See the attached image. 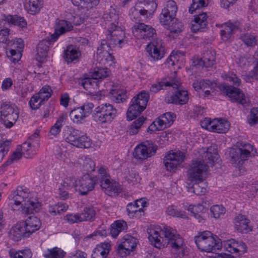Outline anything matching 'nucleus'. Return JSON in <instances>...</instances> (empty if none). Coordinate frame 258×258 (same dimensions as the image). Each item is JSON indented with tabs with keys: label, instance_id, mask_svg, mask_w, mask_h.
Here are the masks:
<instances>
[{
	"label": "nucleus",
	"instance_id": "473e14b6",
	"mask_svg": "<svg viewBox=\"0 0 258 258\" xmlns=\"http://www.w3.org/2000/svg\"><path fill=\"white\" fill-rule=\"evenodd\" d=\"M25 9L31 15L39 13L43 5V0H25Z\"/></svg>",
	"mask_w": 258,
	"mask_h": 258
},
{
	"label": "nucleus",
	"instance_id": "20e7f679",
	"mask_svg": "<svg viewBox=\"0 0 258 258\" xmlns=\"http://www.w3.org/2000/svg\"><path fill=\"white\" fill-rule=\"evenodd\" d=\"M253 147L250 144L245 142H238L236 148H231L229 151L230 163L240 172H242V165L245 160L250 157L251 152L253 151Z\"/></svg>",
	"mask_w": 258,
	"mask_h": 258
},
{
	"label": "nucleus",
	"instance_id": "680f3d73",
	"mask_svg": "<svg viewBox=\"0 0 258 258\" xmlns=\"http://www.w3.org/2000/svg\"><path fill=\"white\" fill-rule=\"evenodd\" d=\"M83 168L84 171L91 172L95 170V164L91 158L85 157L83 160Z\"/></svg>",
	"mask_w": 258,
	"mask_h": 258
},
{
	"label": "nucleus",
	"instance_id": "b1692460",
	"mask_svg": "<svg viewBox=\"0 0 258 258\" xmlns=\"http://www.w3.org/2000/svg\"><path fill=\"white\" fill-rule=\"evenodd\" d=\"M75 178L73 177H66L58 187L57 194L60 199L66 200L69 197V190L74 187Z\"/></svg>",
	"mask_w": 258,
	"mask_h": 258
},
{
	"label": "nucleus",
	"instance_id": "a211bd4d",
	"mask_svg": "<svg viewBox=\"0 0 258 258\" xmlns=\"http://www.w3.org/2000/svg\"><path fill=\"white\" fill-rule=\"evenodd\" d=\"M176 76V73L174 72L171 74L169 80L164 78L160 81L153 84L150 88V92L156 93L161 90L165 89L167 87H177L179 85V80Z\"/></svg>",
	"mask_w": 258,
	"mask_h": 258
},
{
	"label": "nucleus",
	"instance_id": "4c0bfd02",
	"mask_svg": "<svg viewBox=\"0 0 258 258\" xmlns=\"http://www.w3.org/2000/svg\"><path fill=\"white\" fill-rule=\"evenodd\" d=\"M109 97L111 100L117 103L123 102L127 97L125 91L119 89H111L109 92Z\"/></svg>",
	"mask_w": 258,
	"mask_h": 258
},
{
	"label": "nucleus",
	"instance_id": "f704fd0d",
	"mask_svg": "<svg viewBox=\"0 0 258 258\" xmlns=\"http://www.w3.org/2000/svg\"><path fill=\"white\" fill-rule=\"evenodd\" d=\"M212 130L211 132L218 133H225L230 127V124L228 121L223 119H215L212 123Z\"/></svg>",
	"mask_w": 258,
	"mask_h": 258
},
{
	"label": "nucleus",
	"instance_id": "bb28decb",
	"mask_svg": "<svg viewBox=\"0 0 258 258\" xmlns=\"http://www.w3.org/2000/svg\"><path fill=\"white\" fill-rule=\"evenodd\" d=\"M207 16L206 13L200 14L191 22V30L193 32H203L207 26Z\"/></svg>",
	"mask_w": 258,
	"mask_h": 258
},
{
	"label": "nucleus",
	"instance_id": "1a4fd4ad",
	"mask_svg": "<svg viewBox=\"0 0 258 258\" xmlns=\"http://www.w3.org/2000/svg\"><path fill=\"white\" fill-rule=\"evenodd\" d=\"M221 89L222 93L227 96L231 102L241 104L245 109L251 106L250 102L246 98L244 94L240 89L232 86L223 85L221 86Z\"/></svg>",
	"mask_w": 258,
	"mask_h": 258
},
{
	"label": "nucleus",
	"instance_id": "09e8293b",
	"mask_svg": "<svg viewBox=\"0 0 258 258\" xmlns=\"http://www.w3.org/2000/svg\"><path fill=\"white\" fill-rule=\"evenodd\" d=\"M168 127V126L166 124L165 121L160 116L149 126L148 131H161Z\"/></svg>",
	"mask_w": 258,
	"mask_h": 258
},
{
	"label": "nucleus",
	"instance_id": "3c124183",
	"mask_svg": "<svg viewBox=\"0 0 258 258\" xmlns=\"http://www.w3.org/2000/svg\"><path fill=\"white\" fill-rule=\"evenodd\" d=\"M109 74L110 72L107 68H97L94 70L91 76L95 77L99 82L108 77Z\"/></svg>",
	"mask_w": 258,
	"mask_h": 258
},
{
	"label": "nucleus",
	"instance_id": "c85d7f7f",
	"mask_svg": "<svg viewBox=\"0 0 258 258\" xmlns=\"http://www.w3.org/2000/svg\"><path fill=\"white\" fill-rule=\"evenodd\" d=\"M81 54V51L78 47L71 45L64 51L63 58L68 63L77 62Z\"/></svg>",
	"mask_w": 258,
	"mask_h": 258
},
{
	"label": "nucleus",
	"instance_id": "393cba45",
	"mask_svg": "<svg viewBox=\"0 0 258 258\" xmlns=\"http://www.w3.org/2000/svg\"><path fill=\"white\" fill-rule=\"evenodd\" d=\"M234 227L240 233H246L251 231L249 220L244 215L239 214L234 219Z\"/></svg>",
	"mask_w": 258,
	"mask_h": 258
},
{
	"label": "nucleus",
	"instance_id": "de8ad7c7",
	"mask_svg": "<svg viewBox=\"0 0 258 258\" xmlns=\"http://www.w3.org/2000/svg\"><path fill=\"white\" fill-rule=\"evenodd\" d=\"M65 252L60 248L54 247L48 249L43 254L45 258H63Z\"/></svg>",
	"mask_w": 258,
	"mask_h": 258
},
{
	"label": "nucleus",
	"instance_id": "69168bd1",
	"mask_svg": "<svg viewBox=\"0 0 258 258\" xmlns=\"http://www.w3.org/2000/svg\"><path fill=\"white\" fill-rule=\"evenodd\" d=\"M222 77L224 80L230 82L235 86H239L240 84V80L233 73L225 74Z\"/></svg>",
	"mask_w": 258,
	"mask_h": 258
},
{
	"label": "nucleus",
	"instance_id": "39448f33",
	"mask_svg": "<svg viewBox=\"0 0 258 258\" xmlns=\"http://www.w3.org/2000/svg\"><path fill=\"white\" fill-rule=\"evenodd\" d=\"M194 240L198 248L207 252H215L222 247L220 239L209 231L200 232L195 236Z\"/></svg>",
	"mask_w": 258,
	"mask_h": 258
},
{
	"label": "nucleus",
	"instance_id": "bf43d9fd",
	"mask_svg": "<svg viewBox=\"0 0 258 258\" xmlns=\"http://www.w3.org/2000/svg\"><path fill=\"white\" fill-rule=\"evenodd\" d=\"M207 5V0H192V3L189 8V12L191 14L198 9L204 7Z\"/></svg>",
	"mask_w": 258,
	"mask_h": 258
},
{
	"label": "nucleus",
	"instance_id": "2f4dec72",
	"mask_svg": "<svg viewBox=\"0 0 258 258\" xmlns=\"http://www.w3.org/2000/svg\"><path fill=\"white\" fill-rule=\"evenodd\" d=\"M238 29V24L237 23H226L222 25L220 34L223 40H227L231 37L232 34Z\"/></svg>",
	"mask_w": 258,
	"mask_h": 258
},
{
	"label": "nucleus",
	"instance_id": "f8f14e48",
	"mask_svg": "<svg viewBox=\"0 0 258 258\" xmlns=\"http://www.w3.org/2000/svg\"><path fill=\"white\" fill-rule=\"evenodd\" d=\"M134 35L138 39L145 40H152L156 35V30L151 26L146 25L143 23H137L132 28Z\"/></svg>",
	"mask_w": 258,
	"mask_h": 258
},
{
	"label": "nucleus",
	"instance_id": "c756f323",
	"mask_svg": "<svg viewBox=\"0 0 258 258\" xmlns=\"http://www.w3.org/2000/svg\"><path fill=\"white\" fill-rule=\"evenodd\" d=\"M110 249L111 245L109 243H101L94 249L91 257L92 258H106Z\"/></svg>",
	"mask_w": 258,
	"mask_h": 258
},
{
	"label": "nucleus",
	"instance_id": "864d4df0",
	"mask_svg": "<svg viewBox=\"0 0 258 258\" xmlns=\"http://www.w3.org/2000/svg\"><path fill=\"white\" fill-rule=\"evenodd\" d=\"M126 211L128 215L136 217L141 216L144 213L142 208H139L134 203H130L127 205Z\"/></svg>",
	"mask_w": 258,
	"mask_h": 258
},
{
	"label": "nucleus",
	"instance_id": "aec40b11",
	"mask_svg": "<svg viewBox=\"0 0 258 258\" xmlns=\"http://www.w3.org/2000/svg\"><path fill=\"white\" fill-rule=\"evenodd\" d=\"M175 88L177 89V90L172 95L165 97V102L167 103H172L175 105L185 104L189 99L187 91L180 88L179 82L178 87Z\"/></svg>",
	"mask_w": 258,
	"mask_h": 258
},
{
	"label": "nucleus",
	"instance_id": "603ef678",
	"mask_svg": "<svg viewBox=\"0 0 258 258\" xmlns=\"http://www.w3.org/2000/svg\"><path fill=\"white\" fill-rule=\"evenodd\" d=\"M39 134L36 132L23 143L24 149L25 150L27 146L30 145L37 150L39 147Z\"/></svg>",
	"mask_w": 258,
	"mask_h": 258
},
{
	"label": "nucleus",
	"instance_id": "9d476101",
	"mask_svg": "<svg viewBox=\"0 0 258 258\" xmlns=\"http://www.w3.org/2000/svg\"><path fill=\"white\" fill-rule=\"evenodd\" d=\"M97 181V177L91 176L88 174H85L77 180L75 179L74 187L80 195H86L94 188Z\"/></svg>",
	"mask_w": 258,
	"mask_h": 258
},
{
	"label": "nucleus",
	"instance_id": "cd10ccee",
	"mask_svg": "<svg viewBox=\"0 0 258 258\" xmlns=\"http://www.w3.org/2000/svg\"><path fill=\"white\" fill-rule=\"evenodd\" d=\"M51 35L45 39L41 41L37 46V59L39 61H42L45 58L49 50V47L51 43L56 40H51Z\"/></svg>",
	"mask_w": 258,
	"mask_h": 258
},
{
	"label": "nucleus",
	"instance_id": "774afa93",
	"mask_svg": "<svg viewBox=\"0 0 258 258\" xmlns=\"http://www.w3.org/2000/svg\"><path fill=\"white\" fill-rule=\"evenodd\" d=\"M118 16L115 13L114 10H110L109 12L106 11L103 14V19L107 23H110L111 22H116Z\"/></svg>",
	"mask_w": 258,
	"mask_h": 258
},
{
	"label": "nucleus",
	"instance_id": "c9c22d12",
	"mask_svg": "<svg viewBox=\"0 0 258 258\" xmlns=\"http://www.w3.org/2000/svg\"><path fill=\"white\" fill-rule=\"evenodd\" d=\"M184 209L187 210L190 213V215L194 216V217L198 219L199 222H202L204 220L201 216V213L203 212L205 210L204 207L201 204L198 205H185Z\"/></svg>",
	"mask_w": 258,
	"mask_h": 258
},
{
	"label": "nucleus",
	"instance_id": "ea45409f",
	"mask_svg": "<svg viewBox=\"0 0 258 258\" xmlns=\"http://www.w3.org/2000/svg\"><path fill=\"white\" fill-rule=\"evenodd\" d=\"M127 229V225L124 221H116L111 224L110 233L113 238H116L118 234Z\"/></svg>",
	"mask_w": 258,
	"mask_h": 258
},
{
	"label": "nucleus",
	"instance_id": "79ce46f5",
	"mask_svg": "<svg viewBox=\"0 0 258 258\" xmlns=\"http://www.w3.org/2000/svg\"><path fill=\"white\" fill-rule=\"evenodd\" d=\"M5 21L9 24L18 26L20 28H24L27 26L25 19L18 15H8L5 17Z\"/></svg>",
	"mask_w": 258,
	"mask_h": 258
},
{
	"label": "nucleus",
	"instance_id": "e2e57ef3",
	"mask_svg": "<svg viewBox=\"0 0 258 258\" xmlns=\"http://www.w3.org/2000/svg\"><path fill=\"white\" fill-rule=\"evenodd\" d=\"M166 213L168 215L175 216L177 217H180L182 218H186V215L184 212L178 211L174 207L171 206H169L167 210Z\"/></svg>",
	"mask_w": 258,
	"mask_h": 258
},
{
	"label": "nucleus",
	"instance_id": "412c9836",
	"mask_svg": "<svg viewBox=\"0 0 258 258\" xmlns=\"http://www.w3.org/2000/svg\"><path fill=\"white\" fill-rule=\"evenodd\" d=\"M125 38L124 32L118 28L116 30L110 31V34L107 35V45L112 48L117 45L121 47V44L125 42Z\"/></svg>",
	"mask_w": 258,
	"mask_h": 258
},
{
	"label": "nucleus",
	"instance_id": "5701e85b",
	"mask_svg": "<svg viewBox=\"0 0 258 258\" xmlns=\"http://www.w3.org/2000/svg\"><path fill=\"white\" fill-rule=\"evenodd\" d=\"M22 222L26 229V237L39 230L41 225L40 219L34 216H29L25 222Z\"/></svg>",
	"mask_w": 258,
	"mask_h": 258
},
{
	"label": "nucleus",
	"instance_id": "9b49d317",
	"mask_svg": "<svg viewBox=\"0 0 258 258\" xmlns=\"http://www.w3.org/2000/svg\"><path fill=\"white\" fill-rule=\"evenodd\" d=\"M6 54L8 58L14 63L20 60L24 47L23 41L21 38L9 41L7 43Z\"/></svg>",
	"mask_w": 258,
	"mask_h": 258
},
{
	"label": "nucleus",
	"instance_id": "338daca9",
	"mask_svg": "<svg viewBox=\"0 0 258 258\" xmlns=\"http://www.w3.org/2000/svg\"><path fill=\"white\" fill-rule=\"evenodd\" d=\"M248 121L250 125L258 123V107H254L251 109L248 117Z\"/></svg>",
	"mask_w": 258,
	"mask_h": 258
},
{
	"label": "nucleus",
	"instance_id": "58836bf2",
	"mask_svg": "<svg viewBox=\"0 0 258 258\" xmlns=\"http://www.w3.org/2000/svg\"><path fill=\"white\" fill-rule=\"evenodd\" d=\"M215 61V56L211 55V58L207 57H203L202 59H195L192 63L191 67L193 70L194 68H200L204 66L205 67H210L212 66Z\"/></svg>",
	"mask_w": 258,
	"mask_h": 258
},
{
	"label": "nucleus",
	"instance_id": "0e129e2a",
	"mask_svg": "<svg viewBox=\"0 0 258 258\" xmlns=\"http://www.w3.org/2000/svg\"><path fill=\"white\" fill-rule=\"evenodd\" d=\"M98 83L99 81L95 77H92L91 78L85 79L82 83V85L84 89L87 90L91 87H94L95 86H97Z\"/></svg>",
	"mask_w": 258,
	"mask_h": 258
},
{
	"label": "nucleus",
	"instance_id": "a19ab883",
	"mask_svg": "<svg viewBox=\"0 0 258 258\" xmlns=\"http://www.w3.org/2000/svg\"><path fill=\"white\" fill-rule=\"evenodd\" d=\"M163 25L170 31V33L173 34H178L180 33L183 27L182 23L175 18L172 19L168 24Z\"/></svg>",
	"mask_w": 258,
	"mask_h": 258
},
{
	"label": "nucleus",
	"instance_id": "2eb2a0df",
	"mask_svg": "<svg viewBox=\"0 0 258 258\" xmlns=\"http://www.w3.org/2000/svg\"><path fill=\"white\" fill-rule=\"evenodd\" d=\"M177 7L176 3L172 0L166 2L161 13L159 16L160 22L162 25H167L174 19L177 12Z\"/></svg>",
	"mask_w": 258,
	"mask_h": 258
},
{
	"label": "nucleus",
	"instance_id": "4d7b16f0",
	"mask_svg": "<svg viewBox=\"0 0 258 258\" xmlns=\"http://www.w3.org/2000/svg\"><path fill=\"white\" fill-rule=\"evenodd\" d=\"M240 39L247 46L252 47L256 44L255 37L249 34H243L240 36Z\"/></svg>",
	"mask_w": 258,
	"mask_h": 258
},
{
	"label": "nucleus",
	"instance_id": "dca6fc26",
	"mask_svg": "<svg viewBox=\"0 0 258 258\" xmlns=\"http://www.w3.org/2000/svg\"><path fill=\"white\" fill-rule=\"evenodd\" d=\"M147 52L154 60H158L163 58L165 54V49L161 40L155 39L152 40L146 47Z\"/></svg>",
	"mask_w": 258,
	"mask_h": 258
},
{
	"label": "nucleus",
	"instance_id": "49530a36",
	"mask_svg": "<svg viewBox=\"0 0 258 258\" xmlns=\"http://www.w3.org/2000/svg\"><path fill=\"white\" fill-rule=\"evenodd\" d=\"M191 181L195 182L190 188L191 191L197 195H203L206 193L207 184L204 182V180Z\"/></svg>",
	"mask_w": 258,
	"mask_h": 258
},
{
	"label": "nucleus",
	"instance_id": "e433bc0d",
	"mask_svg": "<svg viewBox=\"0 0 258 258\" xmlns=\"http://www.w3.org/2000/svg\"><path fill=\"white\" fill-rule=\"evenodd\" d=\"M67 119V115L64 113L61 114L57 118L55 124L51 126L49 131V135L56 136L61 131L62 126L65 124Z\"/></svg>",
	"mask_w": 258,
	"mask_h": 258
},
{
	"label": "nucleus",
	"instance_id": "0eeeda50",
	"mask_svg": "<svg viewBox=\"0 0 258 258\" xmlns=\"http://www.w3.org/2000/svg\"><path fill=\"white\" fill-rule=\"evenodd\" d=\"M117 109L109 103L96 107L92 114L93 120L99 124L110 123L116 116Z\"/></svg>",
	"mask_w": 258,
	"mask_h": 258
},
{
	"label": "nucleus",
	"instance_id": "a18cd8bd",
	"mask_svg": "<svg viewBox=\"0 0 258 258\" xmlns=\"http://www.w3.org/2000/svg\"><path fill=\"white\" fill-rule=\"evenodd\" d=\"M96 214V211L94 207H85L83 212L80 214L82 222L85 221H94L95 219Z\"/></svg>",
	"mask_w": 258,
	"mask_h": 258
},
{
	"label": "nucleus",
	"instance_id": "423d86ee",
	"mask_svg": "<svg viewBox=\"0 0 258 258\" xmlns=\"http://www.w3.org/2000/svg\"><path fill=\"white\" fill-rule=\"evenodd\" d=\"M149 99V95L145 91H142L131 101L126 112V118L132 120L139 115L145 109Z\"/></svg>",
	"mask_w": 258,
	"mask_h": 258
},
{
	"label": "nucleus",
	"instance_id": "37998d69",
	"mask_svg": "<svg viewBox=\"0 0 258 258\" xmlns=\"http://www.w3.org/2000/svg\"><path fill=\"white\" fill-rule=\"evenodd\" d=\"M192 86L196 91L200 89L204 90L208 88H209L211 90L214 89L216 86V84L215 82L210 81L209 80H202L199 81H195L193 83Z\"/></svg>",
	"mask_w": 258,
	"mask_h": 258
},
{
	"label": "nucleus",
	"instance_id": "ddd939ff",
	"mask_svg": "<svg viewBox=\"0 0 258 258\" xmlns=\"http://www.w3.org/2000/svg\"><path fill=\"white\" fill-rule=\"evenodd\" d=\"M93 107L94 105L91 102L84 103L82 106L71 110L70 117L74 122L81 123L91 113Z\"/></svg>",
	"mask_w": 258,
	"mask_h": 258
},
{
	"label": "nucleus",
	"instance_id": "7c9ffc66",
	"mask_svg": "<svg viewBox=\"0 0 258 258\" xmlns=\"http://www.w3.org/2000/svg\"><path fill=\"white\" fill-rule=\"evenodd\" d=\"M111 48L107 45L106 40H102L97 49V54L101 59L104 58L106 61H112L114 57L110 53Z\"/></svg>",
	"mask_w": 258,
	"mask_h": 258
},
{
	"label": "nucleus",
	"instance_id": "f257e3e1",
	"mask_svg": "<svg viewBox=\"0 0 258 258\" xmlns=\"http://www.w3.org/2000/svg\"><path fill=\"white\" fill-rule=\"evenodd\" d=\"M148 239L151 244L158 248L164 247L167 244L172 248V252L180 258L184 255L183 241L176 230L164 226L163 229L151 226L147 229Z\"/></svg>",
	"mask_w": 258,
	"mask_h": 258
},
{
	"label": "nucleus",
	"instance_id": "72a5a7b5",
	"mask_svg": "<svg viewBox=\"0 0 258 258\" xmlns=\"http://www.w3.org/2000/svg\"><path fill=\"white\" fill-rule=\"evenodd\" d=\"M26 229L22 222L17 223L10 230V235L15 241H18L22 237H26Z\"/></svg>",
	"mask_w": 258,
	"mask_h": 258
},
{
	"label": "nucleus",
	"instance_id": "c03bdc74",
	"mask_svg": "<svg viewBox=\"0 0 258 258\" xmlns=\"http://www.w3.org/2000/svg\"><path fill=\"white\" fill-rule=\"evenodd\" d=\"M82 133V132L80 130L73 129L70 131L69 135L65 138V140L67 142L76 147L77 142L80 141Z\"/></svg>",
	"mask_w": 258,
	"mask_h": 258
},
{
	"label": "nucleus",
	"instance_id": "13d9d810",
	"mask_svg": "<svg viewBox=\"0 0 258 258\" xmlns=\"http://www.w3.org/2000/svg\"><path fill=\"white\" fill-rule=\"evenodd\" d=\"M50 91L51 89L48 86H45L42 87L39 92L36 94L38 98L40 99L41 101L43 103V102L47 100L51 96Z\"/></svg>",
	"mask_w": 258,
	"mask_h": 258
},
{
	"label": "nucleus",
	"instance_id": "8fccbe9b",
	"mask_svg": "<svg viewBox=\"0 0 258 258\" xmlns=\"http://www.w3.org/2000/svg\"><path fill=\"white\" fill-rule=\"evenodd\" d=\"M10 258H31L32 253L29 249L16 251L14 249L9 250Z\"/></svg>",
	"mask_w": 258,
	"mask_h": 258
},
{
	"label": "nucleus",
	"instance_id": "a878e982",
	"mask_svg": "<svg viewBox=\"0 0 258 258\" xmlns=\"http://www.w3.org/2000/svg\"><path fill=\"white\" fill-rule=\"evenodd\" d=\"M101 187L104 190L105 194L109 196H113L120 192V187L118 183L110 179L105 178L100 182Z\"/></svg>",
	"mask_w": 258,
	"mask_h": 258
},
{
	"label": "nucleus",
	"instance_id": "4468645a",
	"mask_svg": "<svg viewBox=\"0 0 258 258\" xmlns=\"http://www.w3.org/2000/svg\"><path fill=\"white\" fill-rule=\"evenodd\" d=\"M184 157V154L180 151L170 152L164 159L163 163L167 170L173 171L183 162Z\"/></svg>",
	"mask_w": 258,
	"mask_h": 258
},
{
	"label": "nucleus",
	"instance_id": "f3484780",
	"mask_svg": "<svg viewBox=\"0 0 258 258\" xmlns=\"http://www.w3.org/2000/svg\"><path fill=\"white\" fill-rule=\"evenodd\" d=\"M138 242L137 239L131 235L124 236L118 247V251L120 256L125 257L130 254L131 252L135 249Z\"/></svg>",
	"mask_w": 258,
	"mask_h": 258
},
{
	"label": "nucleus",
	"instance_id": "6ab92c4d",
	"mask_svg": "<svg viewBox=\"0 0 258 258\" xmlns=\"http://www.w3.org/2000/svg\"><path fill=\"white\" fill-rule=\"evenodd\" d=\"M156 150V146L150 145L148 143L147 144H142L135 148L133 155L135 158L143 160L153 156Z\"/></svg>",
	"mask_w": 258,
	"mask_h": 258
},
{
	"label": "nucleus",
	"instance_id": "052dcab7",
	"mask_svg": "<svg viewBox=\"0 0 258 258\" xmlns=\"http://www.w3.org/2000/svg\"><path fill=\"white\" fill-rule=\"evenodd\" d=\"M225 208L221 205H214L211 207L210 212L213 217L219 218L225 213Z\"/></svg>",
	"mask_w": 258,
	"mask_h": 258
},
{
	"label": "nucleus",
	"instance_id": "f03ea898",
	"mask_svg": "<svg viewBox=\"0 0 258 258\" xmlns=\"http://www.w3.org/2000/svg\"><path fill=\"white\" fill-rule=\"evenodd\" d=\"M201 158L192 160L188 170V179L190 181L204 180L207 177L208 168L214 166L219 155L212 148L203 150L200 152Z\"/></svg>",
	"mask_w": 258,
	"mask_h": 258
},
{
	"label": "nucleus",
	"instance_id": "4be33fe9",
	"mask_svg": "<svg viewBox=\"0 0 258 258\" xmlns=\"http://www.w3.org/2000/svg\"><path fill=\"white\" fill-rule=\"evenodd\" d=\"M72 23L64 20H58L56 21L54 33L51 35V40H57L59 36L73 29Z\"/></svg>",
	"mask_w": 258,
	"mask_h": 258
},
{
	"label": "nucleus",
	"instance_id": "6e6552de",
	"mask_svg": "<svg viewBox=\"0 0 258 258\" xmlns=\"http://www.w3.org/2000/svg\"><path fill=\"white\" fill-rule=\"evenodd\" d=\"M18 108L8 103H3L0 107V121L7 128L12 127L19 117Z\"/></svg>",
	"mask_w": 258,
	"mask_h": 258
},
{
	"label": "nucleus",
	"instance_id": "5fc2aeb1",
	"mask_svg": "<svg viewBox=\"0 0 258 258\" xmlns=\"http://www.w3.org/2000/svg\"><path fill=\"white\" fill-rule=\"evenodd\" d=\"M145 118L143 117H140L138 119L134 121L130 126L128 133L131 135L137 134L139 129L144 123Z\"/></svg>",
	"mask_w": 258,
	"mask_h": 258
},
{
	"label": "nucleus",
	"instance_id": "6e6d98bb",
	"mask_svg": "<svg viewBox=\"0 0 258 258\" xmlns=\"http://www.w3.org/2000/svg\"><path fill=\"white\" fill-rule=\"evenodd\" d=\"M92 140L85 133H82L80 141L77 142L76 147L80 148H89L92 145Z\"/></svg>",
	"mask_w": 258,
	"mask_h": 258
},
{
	"label": "nucleus",
	"instance_id": "7ed1b4c3",
	"mask_svg": "<svg viewBox=\"0 0 258 258\" xmlns=\"http://www.w3.org/2000/svg\"><path fill=\"white\" fill-rule=\"evenodd\" d=\"M9 200V205L13 210L21 209L22 213L27 215L37 212L41 206L29 190L23 187H18L10 196Z\"/></svg>",
	"mask_w": 258,
	"mask_h": 258
}]
</instances>
